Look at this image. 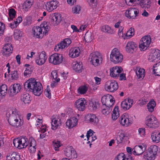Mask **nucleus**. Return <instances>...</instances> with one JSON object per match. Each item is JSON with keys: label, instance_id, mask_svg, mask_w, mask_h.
I'll list each match as a JSON object with an SVG mask.
<instances>
[{"label": "nucleus", "instance_id": "nucleus-29", "mask_svg": "<svg viewBox=\"0 0 160 160\" xmlns=\"http://www.w3.org/2000/svg\"><path fill=\"white\" fill-rule=\"evenodd\" d=\"M6 157L7 160H20L21 159L20 155L16 152L9 153Z\"/></svg>", "mask_w": 160, "mask_h": 160}, {"label": "nucleus", "instance_id": "nucleus-11", "mask_svg": "<svg viewBox=\"0 0 160 160\" xmlns=\"http://www.w3.org/2000/svg\"><path fill=\"white\" fill-rule=\"evenodd\" d=\"M72 41L70 38H65L63 41L58 44L54 48V50L58 51L59 49L65 48H67L71 43Z\"/></svg>", "mask_w": 160, "mask_h": 160}, {"label": "nucleus", "instance_id": "nucleus-21", "mask_svg": "<svg viewBox=\"0 0 160 160\" xmlns=\"http://www.w3.org/2000/svg\"><path fill=\"white\" fill-rule=\"evenodd\" d=\"M137 45L133 41L128 42L126 47V51L129 53H132L135 51Z\"/></svg>", "mask_w": 160, "mask_h": 160}, {"label": "nucleus", "instance_id": "nucleus-42", "mask_svg": "<svg viewBox=\"0 0 160 160\" xmlns=\"http://www.w3.org/2000/svg\"><path fill=\"white\" fill-rule=\"evenodd\" d=\"M101 30L104 32H107L109 34H112L113 33V29L107 25L103 26L102 27Z\"/></svg>", "mask_w": 160, "mask_h": 160}, {"label": "nucleus", "instance_id": "nucleus-9", "mask_svg": "<svg viewBox=\"0 0 160 160\" xmlns=\"http://www.w3.org/2000/svg\"><path fill=\"white\" fill-rule=\"evenodd\" d=\"M62 54L55 53L51 56L49 58V62L54 65L58 64L62 61Z\"/></svg>", "mask_w": 160, "mask_h": 160}, {"label": "nucleus", "instance_id": "nucleus-46", "mask_svg": "<svg viewBox=\"0 0 160 160\" xmlns=\"http://www.w3.org/2000/svg\"><path fill=\"white\" fill-rule=\"evenodd\" d=\"M8 88L6 85L3 84L0 87V94L2 96H4L7 94Z\"/></svg>", "mask_w": 160, "mask_h": 160}, {"label": "nucleus", "instance_id": "nucleus-30", "mask_svg": "<svg viewBox=\"0 0 160 160\" xmlns=\"http://www.w3.org/2000/svg\"><path fill=\"white\" fill-rule=\"evenodd\" d=\"M80 51L79 47H76L71 48L69 52V55L70 57L74 58L79 56Z\"/></svg>", "mask_w": 160, "mask_h": 160}, {"label": "nucleus", "instance_id": "nucleus-41", "mask_svg": "<svg viewBox=\"0 0 160 160\" xmlns=\"http://www.w3.org/2000/svg\"><path fill=\"white\" fill-rule=\"evenodd\" d=\"M125 137L124 134L122 132H118L116 138L117 143L119 144L122 143Z\"/></svg>", "mask_w": 160, "mask_h": 160}, {"label": "nucleus", "instance_id": "nucleus-20", "mask_svg": "<svg viewBox=\"0 0 160 160\" xmlns=\"http://www.w3.org/2000/svg\"><path fill=\"white\" fill-rule=\"evenodd\" d=\"M146 146L142 144L136 146L134 148L133 153L134 155H139L142 154L146 150Z\"/></svg>", "mask_w": 160, "mask_h": 160}, {"label": "nucleus", "instance_id": "nucleus-34", "mask_svg": "<svg viewBox=\"0 0 160 160\" xmlns=\"http://www.w3.org/2000/svg\"><path fill=\"white\" fill-rule=\"evenodd\" d=\"M60 124L59 121L58 120V119L53 116L52 117V129L53 130H56L59 126Z\"/></svg>", "mask_w": 160, "mask_h": 160}, {"label": "nucleus", "instance_id": "nucleus-36", "mask_svg": "<svg viewBox=\"0 0 160 160\" xmlns=\"http://www.w3.org/2000/svg\"><path fill=\"white\" fill-rule=\"evenodd\" d=\"M153 72L156 76H160V62L156 63L153 66Z\"/></svg>", "mask_w": 160, "mask_h": 160}, {"label": "nucleus", "instance_id": "nucleus-7", "mask_svg": "<svg viewBox=\"0 0 160 160\" xmlns=\"http://www.w3.org/2000/svg\"><path fill=\"white\" fill-rule=\"evenodd\" d=\"M105 88L107 91L114 92L118 89V85L114 80L109 81L106 82Z\"/></svg>", "mask_w": 160, "mask_h": 160}, {"label": "nucleus", "instance_id": "nucleus-59", "mask_svg": "<svg viewBox=\"0 0 160 160\" xmlns=\"http://www.w3.org/2000/svg\"><path fill=\"white\" fill-rule=\"evenodd\" d=\"M126 156L123 153H121L118 155L117 158H116V160H126Z\"/></svg>", "mask_w": 160, "mask_h": 160}, {"label": "nucleus", "instance_id": "nucleus-54", "mask_svg": "<svg viewBox=\"0 0 160 160\" xmlns=\"http://www.w3.org/2000/svg\"><path fill=\"white\" fill-rule=\"evenodd\" d=\"M5 29V24L3 22H0V37L3 35Z\"/></svg>", "mask_w": 160, "mask_h": 160}, {"label": "nucleus", "instance_id": "nucleus-33", "mask_svg": "<svg viewBox=\"0 0 160 160\" xmlns=\"http://www.w3.org/2000/svg\"><path fill=\"white\" fill-rule=\"evenodd\" d=\"M21 100L25 104H28L31 101L30 96L28 93H24L22 95Z\"/></svg>", "mask_w": 160, "mask_h": 160}, {"label": "nucleus", "instance_id": "nucleus-23", "mask_svg": "<svg viewBox=\"0 0 160 160\" xmlns=\"http://www.w3.org/2000/svg\"><path fill=\"white\" fill-rule=\"evenodd\" d=\"M133 122L131 118L127 117L125 115H122L120 117V122L123 126L127 127L132 124Z\"/></svg>", "mask_w": 160, "mask_h": 160}, {"label": "nucleus", "instance_id": "nucleus-60", "mask_svg": "<svg viewBox=\"0 0 160 160\" xmlns=\"http://www.w3.org/2000/svg\"><path fill=\"white\" fill-rule=\"evenodd\" d=\"M73 9V11L74 13L76 14L79 13V12L81 10V7L80 6L77 5L75 6Z\"/></svg>", "mask_w": 160, "mask_h": 160}, {"label": "nucleus", "instance_id": "nucleus-39", "mask_svg": "<svg viewBox=\"0 0 160 160\" xmlns=\"http://www.w3.org/2000/svg\"><path fill=\"white\" fill-rule=\"evenodd\" d=\"M156 105V102L154 100L150 101L147 105L148 111L150 112H152L154 111Z\"/></svg>", "mask_w": 160, "mask_h": 160}, {"label": "nucleus", "instance_id": "nucleus-51", "mask_svg": "<svg viewBox=\"0 0 160 160\" xmlns=\"http://www.w3.org/2000/svg\"><path fill=\"white\" fill-rule=\"evenodd\" d=\"M150 152L155 156L158 151V147L156 145L151 146L148 149Z\"/></svg>", "mask_w": 160, "mask_h": 160}, {"label": "nucleus", "instance_id": "nucleus-14", "mask_svg": "<svg viewBox=\"0 0 160 160\" xmlns=\"http://www.w3.org/2000/svg\"><path fill=\"white\" fill-rule=\"evenodd\" d=\"M9 114H10L8 121L10 122H12L13 120L15 119L17 121H19V115L18 111L16 108H13L9 111Z\"/></svg>", "mask_w": 160, "mask_h": 160}, {"label": "nucleus", "instance_id": "nucleus-13", "mask_svg": "<svg viewBox=\"0 0 160 160\" xmlns=\"http://www.w3.org/2000/svg\"><path fill=\"white\" fill-rule=\"evenodd\" d=\"M72 41L70 38H65L63 41L58 44L54 48V50L58 51L59 49L65 48H67L71 43Z\"/></svg>", "mask_w": 160, "mask_h": 160}, {"label": "nucleus", "instance_id": "nucleus-62", "mask_svg": "<svg viewBox=\"0 0 160 160\" xmlns=\"http://www.w3.org/2000/svg\"><path fill=\"white\" fill-rule=\"evenodd\" d=\"M32 20L31 17L30 16L26 18V21L24 23V25H28L31 24Z\"/></svg>", "mask_w": 160, "mask_h": 160}, {"label": "nucleus", "instance_id": "nucleus-47", "mask_svg": "<svg viewBox=\"0 0 160 160\" xmlns=\"http://www.w3.org/2000/svg\"><path fill=\"white\" fill-rule=\"evenodd\" d=\"M115 102V101L113 98H107L105 106L109 108H111Z\"/></svg>", "mask_w": 160, "mask_h": 160}, {"label": "nucleus", "instance_id": "nucleus-24", "mask_svg": "<svg viewBox=\"0 0 160 160\" xmlns=\"http://www.w3.org/2000/svg\"><path fill=\"white\" fill-rule=\"evenodd\" d=\"M58 3V2L56 0H52L47 2L46 5L47 10L50 12L56 9L58 7L57 5Z\"/></svg>", "mask_w": 160, "mask_h": 160}, {"label": "nucleus", "instance_id": "nucleus-44", "mask_svg": "<svg viewBox=\"0 0 160 160\" xmlns=\"http://www.w3.org/2000/svg\"><path fill=\"white\" fill-rule=\"evenodd\" d=\"M144 155L147 158V160H152L155 158V156L153 154L150 152L148 149L146 151V152L144 153Z\"/></svg>", "mask_w": 160, "mask_h": 160}, {"label": "nucleus", "instance_id": "nucleus-28", "mask_svg": "<svg viewBox=\"0 0 160 160\" xmlns=\"http://www.w3.org/2000/svg\"><path fill=\"white\" fill-rule=\"evenodd\" d=\"M78 121L77 119L75 117L71 118L66 122V125L69 128H72L76 126Z\"/></svg>", "mask_w": 160, "mask_h": 160}, {"label": "nucleus", "instance_id": "nucleus-22", "mask_svg": "<svg viewBox=\"0 0 160 160\" xmlns=\"http://www.w3.org/2000/svg\"><path fill=\"white\" fill-rule=\"evenodd\" d=\"M21 87L19 84H15L12 85L10 89L9 95L11 96H13L20 91Z\"/></svg>", "mask_w": 160, "mask_h": 160}, {"label": "nucleus", "instance_id": "nucleus-15", "mask_svg": "<svg viewBox=\"0 0 160 160\" xmlns=\"http://www.w3.org/2000/svg\"><path fill=\"white\" fill-rule=\"evenodd\" d=\"M64 152L66 156L70 158L73 159L77 157L76 151L71 146L67 147L65 150Z\"/></svg>", "mask_w": 160, "mask_h": 160}, {"label": "nucleus", "instance_id": "nucleus-26", "mask_svg": "<svg viewBox=\"0 0 160 160\" xmlns=\"http://www.w3.org/2000/svg\"><path fill=\"white\" fill-rule=\"evenodd\" d=\"M3 54L6 56L10 55L12 52L13 47L11 44L7 43L3 48Z\"/></svg>", "mask_w": 160, "mask_h": 160}, {"label": "nucleus", "instance_id": "nucleus-49", "mask_svg": "<svg viewBox=\"0 0 160 160\" xmlns=\"http://www.w3.org/2000/svg\"><path fill=\"white\" fill-rule=\"evenodd\" d=\"M88 90V88L85 86H82L79 88L78 89L79 94H84L86 93Z\"/></svg>", "mask_w": 160, "mask_h": 160}, {"label": "nucleus", "instance_id": "nucleus-10", "mask_svg": "<svg viewBox=\"0 0 160 160\" xmlns=\"http://www.w3.org/2000/svg\"><path fill=\"white\" fill-rule=\"evenodd\" d=\"M151 41L150 36H146L142 38L139 45V48L143 50H146L148 47Z\"/></svg>", "mask_w": 160, "mask_h": 160}, {"label": "nucleus", "instance_id": "nucleus-43", "mask_svg": "<svg viewBox=\"0 0 160 160\" xmlns=\"http://www.w3.org/2000/svg\"><path fill=\"white\" fill-rule=\"evenodd\" d=\"M118 108V106H115L113 111L112 114V118L113 120H116L119 116Z\"/></svg>", "mask_w": 160, "mask_h": 160}, {"label": "nucleus", "instance_id": "nucleus-32", "mask_svg": "<svg viewBox=\"0 0 160 160\" xmlns=\"http://www.w3.org/2000/svg\"><path fill=\"white\" fill-rule=\"evenodd\" d=\"M73 68L76 72L78 73L81 72L83 69L82 62H76L75 64L73 65Z\"/></svg>", "mask_w": 160, "mask_h": 160}, {"label": "nucleus", "instance_id": "nucleus-58", "mask_svg": "<svg viewBox=\"0 0 160 160\" xmlns=\"http://www.w3.org/2000/svg\"><path fill=\"white\" fill-rule=\"evenodd\" d=\"M90 6L92 8H95L97 5V0H88Z\"/></svg>", "mask_w": 160, "mask_h": 160}, {"label": "nucleus", "instance_id": "nucleus-12", "mask_svg": "<svg viewBox=\"0 0 160 160\" xmlns=\"http://www.w3.org/2000/svg\"><path fill=\"white\" fill-rule=\"evenodd\" d=\"M72 41L70 38H65L63 41L58 44L54 48V50L58 51L59 49L65 48H67L71 43Z\"/></svg>", "mask_w": 160, "mask_h": 160}, {"label": "nucleus", "instance_id": "nucleus-6", "mask_svg": "<svg viewBox=\"0 0 160 160\" xmlns=\"http://www.w3.org/2000/svg\"><path fill=\"white\" fill-rule=\"evenodd\" d=\"M146 124L148 127L156 128L158 126V122L156 118L153 116H149L146 118Z\"/></svg>", "mask_w": 160, "mask_h": 160}, {"label": "nucleus", "instance_id": "nucleus-64", "mask_svg": "<svg viewBox=\"0 0 160 160\" xmlns=\"http://www.w3.org/2000/svg\"><path fill=\"white\" fill-rule=\"evenodd\" d=\"M51 75L55 80L57 79L58 75L57 71H52L51 72Z\"/></svg>", "mask_w": 160, "mask_h": 160}, {"label": "nucleus", "instance_id": "nucleus-37", "mask_svg": "<svg viewBox=\"0 0 160 160\" xmlns=\"http://www.w3.org/2000/svg\"><path fill=\"white\" fill-rule=\"evenodd\" d=\"M33 3V0H27L23 4V8L27 11L31 8Z\"/></svg>", "mask_w": 160, "mask_h": 160}, {"label": "nucleus", "instance_id": "nucleus-50", "mask_svg": "<svg viewBox=\"0 0 160 160\" xmlns=\"http://www.w3.org/2000/svg\"><path fill=\"white\" fill-rule=\"evenodd\" d=\"M33 68L32 67H27L26 70L24 72V75L25 77H28L29 76V75L32 72Z\"/></svg>", "mask_w": 160, "mask_h": 160}, {"label": "nucleus", "instance_id": "nucleus-40", "mask_svg": "<svg viewBox=\"0 0 160 160\" xmlns=\"http://www.w3.org/2000/svg\"><path fill=\"white\" fill-rule=\"evenodd\" d=\"M22 32L18 29H16L14 30L13 37L16 40H18L22 37Z\"/></svg>", "mask_w": 160, "mask_h": 160}, {"label": "nucleus", "instance_id": "nucleus-1", "mask_svg": "<svg viewBox=\"0 0 160 160\" xmlns=\"http://www.w3.org/2000/svg\"><path fill=\"white\" fill-rule=\"evenodd\" d=\"M25 89H28L29 91L32 92L36 96H39L42 91V87L41 83L37 82L34 78H31L27 80L24 83Z\"/></svg>", "mask_w": 160, "mask_h": 160}, {"label": "nucleus", "instance_id": "nucleus-45", "mask_svg": "<svg viewBox=\"0 0 160 160\" xmlns=\"http://www.w3.org/2000/svg\"><path fill=\"white\" fill-rule=\"evenodd\" d=\"M13 120L12 122H8L9 123L13 126L17 128L21 126L23 124V122L20 119H19V121H17L15 120V119Z\"/></svg>", "mask_w": 160, "mask_h": 160}, {"label": "nucleus", "instance_id": "nucleus-57", "mask_svg": "<svg viewBox=\"0 0 160 160\" xmlns=\"http://www.w3.org/2000/svg\"><path fill=\"white\" fill-rule=\"evenodd\" d=\"M134 30L133 28H131L127 31L126 35L127 36H132L134 34Z\"/></svg>", "mask_w": 160, "mask_h": 160}, {"label": "nucleus", "instance_id": "nucleus-18", "mask_svg": "<svg viewBox=\"0 0 160 160\" xmlns=\"http://www.w3.org/2000/svg\"><path fill=\"white\" fill-rule=\"evenodd\" d=\"M110 70L111 77L118 78L119 77V74L122 72V69L121 67H115L111 68Z\"/></svg>", "mask_w": 160, "mask_h": 160}, {"label": "nucleus", "instance_id": "nucleus-17", "mask_svg": "<svg viewBox=\"0 0 160 160\" xmlns=\"http://www.w3.org/2000/svg\"><path fill=\"white\" fill-rule=\"evenodd\" d=\"M61 15L59 13H53L50 15V19L51 23L54 25H57L61 21Z\"/></svg>", "mask_w": 160, "mask_h": 160}, {"label": "nucleus", "instance_id": "nucleus-4", "mask_svg": "<svg viewBox=\"0 0 160 160\" xmlns=\"http://www.w3.org/2000/svg\"><path fill=\"white\" fill-rule=\"evenodd\" d=\"M110 60L115 64L121 63L122 61L123 56L117 48H114L110 54Z\"/></svg>", "mask_w": 160, "mask_h": 160}, {"label": "nucleus", "instance_id": "nucleus-35", "mask_svg": "<svg viewBox=\"0 0 160 160\" xmlns=\"http://www.w3.org/2000/svg\"><path fill=\"white\" fill-rule=\"evenodd\" d=\"M151 138L153 142L157 143L160 141V132L158 133L156 132H153L151 135Z\"/></svg>", "mask_w": 160, "mask_h": 160}, {"label": "nucleus", "instance_id": "nucleus-16", "mask_svg": "<svg viewBox=\"0 0 160 160\" xmlns=\"http://www.w3.org/2000/svg\"><path fill=\"white\" fill-rule=\"evenodd\" d=\"M86 102L84 98H81L77 100L75 103V106L80 111H83L85 108Z\"/></svg>", "mask_w": 160, "mask_h": 160}, {"label": "nucleus", "instance_id": "nucleus-61", "mask_svg": "<svg viewBox=\"0 0 160 160\" xmlns=\"http://www.w3.org/2000/svg\"><path fill=\"white\" fill-rule=\"evenodd\" d=\"M29 145L30 146H33V147H36V141L34 138L32 137L29 138Z\"/></svg>", "mask_w": 160, "mask_h": 160}, {"label": "nucleus", "instance_id": "nucleus-3", "mask_svg": "<svg viewBox=\"0 0 160 160\" xmlns=\"http://www.w3.org/2000/svg\"><path fill=\"white\" fill-rule=\"evenodd\" d=\"M13 142L14 146L19 149L25 148L28 144V139L26 137L15 138Z\"/></svg>", "mask_w": 160, "mask_h": 160}, {"label": "nucleus", "instance_id": "nucleus-56", "mask_svg": "<svg viewBox=\"0 0 160 160\" xmlns=\"http://www.w3.org/2000/svg\"><path fill=\"white\" fill-rule=\"evenodd\" d=\"M112 111V108H109L106 107V108L102 109V112L103 114L107 115L110 113Z\"/></svg>", "mask_w": 160, "mask_h": 160}, {"label": "nucleus", "instance_id": "nucleus-27", "mask_svg": "<svg viewBox=\"0 0 160 160\" xmlns=\"http://www.w3.org/2000/svg\"><path fill=\"white\" fill-rule=\"evenodd\" d=\"M87 120L94 125H96L98 122V118L95 114L91 113L88 114L86 117Z\"/></svg>", "mask_w": 160, "mask_h": 160}, {"label": "nucleus", "instance_id": "nucleus-19", "mask_svg": "<svg viewBox=\"0 0 160 160\" xmlns=\"http://www.w3.org/2000/svg\"><path fill=\"white\" fill-rule=\"evenodd\" d=\"M160 59V51L158 49L149 56L148 60L150 62H157Z\"/></svg>", "mask_w": 160, "mask_h": 160}, {"label": "nucleus", "instance_id": "nucleus-63", "mask_svg": "<svg viewBox=\"0 0 160 160\" xmlns=\"http://www.w3.org/2000/svg\"><path fill=\"white\" fill-rule=\"evenodd\" d=\"M94 133V132H93V131L90 129H89V130L87 132L86 135V136L87 137V140H89V138L91 136L92 137Z\"/></svg>", "mask_w": 160, "mask_h": 160}, {"label": "nucleus", "instance_id": "nucleus-52", "mask_svg": "<svg viewBox=\"0 0 160 160\" xmlns=\"http://www.w3.org/2000/svg\"><path fill=\"white\" fill-rule=\"evenodd\" d=\"M84 39L86 42L88 43L90 42L92 40L91 33L87 32L85 35Z\"/></svg>", "mask_w": 160, "mask_h": 160}, {"label": "nucleus", "instance_id": "nucleus-2", "mask_svg": "<svg viewBox=\"0 0 160 160\" xmlns=\"http://www.w3.org/2000/svg\"><path fill=\"white\" fill-rule=\"evenodd\" d=\"M40 26L34 27L32 28L33 33L34 37L38 38H42L43 37V34L42 33L43 29L45 31H43V34L45 35H46L49 30V26L47 22H43Z\"/></svg>", "mask_w": 160, "mask_h": 160}, {"label": "nucleus", "instance_id": "nucleus-31", "mask_svg": "<svg viewBox=\"0 0 160 160\" xmlns=\"http://www.w3.org/2000/svg\"><path fill=\"white\" fill-rule=\"evenodd\" d=\"M136 73L138 78L142 79L144 77L145 70L144 69L137 67L136 69Z\"/></svg>", "mask_w": 160, "mask_h": 160}, {"label": "nucleus", "instance_id": "nucleus-55", "mask_svg": "<svg viewBox=\"0 0 160 160\" xmlns=\"http://www.w3.org/2000/svg\"><path fill=\"white\" fill-rule=\"evenodd\" d=\"M44 93L47 97H48L49 98H51V91L49 88L48 86H47V88L45 90Z\"/></svg>", "mask_w": 160, "mask_h": 160}, {"label": "nucleus", "instance_id": "nucleus-53", "mask_svg": "<svg viewBox=\"0 0 160 160\" xmlns=\"http://www.w3.org/2000/svg\"><path fill=\"white\" fill-rule=\"evenodd\" d=\"M38 58L40 59V60H42L45 62L47 58L45 52L44 51H42V52L40 54Z\"/></svg>", "mask_w": 160, "mask_h": 160}, {"label": "nucleus", "instance_id": "nucleus-48", "mask_svg": "<svg viewBox=\"0 0 160 160\" xmlns=\"http://www.w3.org/2000/svg\"><path fill=\"white\" fill-rule=\"evenodd\" d=\"M8 14L9 18H8V19L9 20H10V19L11 20L15 18L16 12L14 9L11 8L9 10Z\"/></svg>", "mask_w": 160, "mask_h": 160}, {"label": "nucleus", "instance_id": "nucleus-8", "mask_svg": "<svg viewBox=\"0 0 160 160\" xmlns=\"http://www.w3.org/2000/svg\"><path fill=\"white\" fill-rule=\"evenodd\" d=\"M139 10L136 8H131L126 10L125 13L126 17L130 19H135L138 16Z\"/></svg>", "mask_w": 160, "mask_h": 160}, {"label": "nucleus", "instance_id": "nucleus-38", "mask_svg": "<svg viewBox=\"0 0 160 160\" xmlns=\"http://www.w3.org/2000/svg\"><path fill=\"white\" fill-rule=\"evenodd\" d=\"M9 75L11 79L13 81L17 80L20 78V75L17 70L12 71Z\"/></svg>", "mask_w": 160, "mask_h": 160}, {"label": "nucleus", "instance_id": "nucleus-5", "mask_svg": "<svg viewBox=\"0 0 160 160\" xmlns=\"http://www.w3.org/2000/svg\"><path fill=\"white\" fill-rule=\"evenodd\" d=\"M90 62L94 66H98L101 63L102 60V55L97 52H92L89 55Z\"/></svg>", "mask_w": 160, "mask_h": 160}, {"label": "nucleus", "instance_id": "nucleus-25", "mask_svg": "<svg viewBox=\"0 0 160 160\" xmlns=\"http://www.w3.org/2000/svg\"><path fill=\"white\" fill-rule=\"evenodd\" d=\"M133 102L132 99H125L122 102L121 107L124 110H127L132 107Z\"/></svg>", "mask_w": 160, "mask_h": 160}]
</instances>
